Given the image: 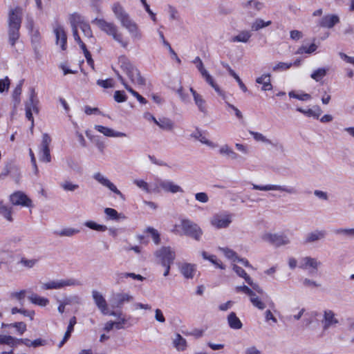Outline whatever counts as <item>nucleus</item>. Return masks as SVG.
Wrapping results in <instances>:
<instances>
[{"mask_svg": "<svg viewBox=\"0 0 354 354\" xmlns=\"http://www.w3.org/2000/svg\"><path fill=\"white\" fill-rule=\"evenodd\" d=\"M111 10L115 19L128 31L133 41H136L142 39V33L138 25L131 18L129 13L120 3H113Z\"/></svg>", "mask_w": 354, "mask_h": 354, "instance_id": "obj_1", "label": "nucleus"}, {"mask_svg": "<svg viewBox=\"0 0 354 354\" xmlns=\"http://www.w3.org/2000/svg\"><path fill=\"white\" fill-rule=\"evenodd\" d=\"M91 23L97 26V28L106 35L111 37L122 48H127L129 45V40L124 36L123 33L120 30L115 23L99 18L94 19Z\"/></svg>", "mask_w": 354, "mask_h": 354, "instance_id": "obj_2", "label": "nucleus"}, {"mask_svg": "<svg viewBox=\"0 0 354 354\" xmlns=\"http://www.w3.org/2000/svg\"><path fill=\"white\" fill-rule=\"evenodd\" d=\"M118 64L132 83L138 85L145 84V80L141 77L139 71L133 65L128 57L124 55L120 56L118 59Z\"/></svg>", "mask_w": 354, "mask_h": 354, "instance_id": "obj_3", "label": "nucleus"}, {"mask_svg": "<svg viewBox=\"0 0 354 354\" xmlns=\"http://www.w3.org/2000/svg\"><path fill=\"white\" fill-rule=\"evenodd\" d=\"M180 226L183 230V234L189 236L197 241H201L203 231L197 223L190 219L183 218L180 220Z\"/></svg>", "mask_w": 354, "mask_h": 354, "instance_id": "obj_4", "label": "nucleus"}, {"mask_svg": "<svg viewBox=\"0 0 354 354\" xmlns=\"http://www.w3.org/2000/svg\"><path fill=\"white\" fill-rule=\"evenodd\" d=\"M233 215L228 212H220L212 215L210 218L211 225L217 230L229 227L232 222Z\"/></svg>", "mask_w": 354, "mask_h": 354, "instance_id": "obj_5", "label": "nucleus"}, {"mask_svg": "<svg viewBox=\"0 0 354 354\" xmlns=\"http://www.w3.org/2000/svg\"><path fill=\"white\" fill-rule=\"evenodd\" d=\"M261 238L263 241L275 247H281L290 243V238L283 233L265 232L261 234Z\"/></svg>", "mask_w": 354, "mask_h": 354, "instance_id": "obj_6", "label": "nucleus"}, {"mask_svg": "<svg viewBox=\"0 0 354 354\" xmlns=\"http://www.w3.org/2000/svg\"><path fill=\"white\" fill-rule=\"evenodd\" d=\"M79 285L80 282L74 279H58L41 283V289L42 290H48L53 289L57 290L64 288L66 286H76Z\"/></svg>", "mask_w": 354, "mask_h": 354, "instance_id": "obj_7", "label": "nucleus"}, {"mask_svg": "<svg viewBox=\"0 0 354 354\" xmlns=\"http://www.w3.org/2000/svg\"><path fill=\"white\" fill-rule=\"evenodd\" d=\"M322 329L327 331L330 328H335L339 324L337 314L332 310L326 309L323 311L321 320Z\"/></svg>", "mask_w": 354, "mask_h": 354, "instance_id": "obj_8", "label": "nucleus"}, {"mask_svg": "<svg viewBox=\"0 0 354 354\" xmlns=\"http://www.w3.org/2000/svg\"><path fill=\"white\" fill-rule=\"evenodd\" d=\"M51 142V138L48 133H44L42 135V140L39 149V160L41 162H50L51 161L50 151V145Z\"/></svg>", "mask_w": 354, "mask_h": 354, "instance_id": "obj_9", "label": "nucleus"}, {"mask_svg": "<svg viewBox=\"0 0 354 354\" xmlns=\"http://www.w3.org/2000/svg\"><path fill=\"white\" fill-rule=\"evenodd\" d=\"M93 178L102 186L108 188L118 195L122 201H125V196L117 188V187L100 172L95 173Z\"/></svg>", "mask_w": 354, "mask_h": 354, "instance_id": "obj_10", "label": "nucleus"}, {"mask_svg": "<svg viewBox=\"0 0 354 354\" xmlns=\"http://www.w3.org/2000/svg\"><path fill=\"white\" fill-rule=\"evenodd\" d=\"M252 189L260 191H279L281 192H286L288 194H297V190L296 188L293 187H286L282 186L279 185H259L252 184Z\"/></svg>", "mask_w": 354, "mask_h": 354, "instance_id": "obj_11", "label": "nucleus"}, {"mask_svg": "<svg viewBox=\"0 0 354 354\" xmlns=\"http://www.w3.org/2000/svg\"><path fill=\"white\" fill-rule=\"evenodd\" d=\"M156 254L162 266H171L176 257L175 252L170 247H162Z\"/></svg>", "mask_w": 354, "mask_h": 354, "instance_id": "obj_12", "label": "nucleus"}, {"mask_svg": "<svg viewBox=\"0 0 354 354\" xmlns=\"http://www.w3.org/2000/svg\"><path fill=\"white\" fill-rule=\"evenodd\" d=\"M10 201L13 205L32 207V200L24 192L18 191L10 196Z\"/></svg>", "mask_w": 354, "mask_h": 354, "instance_id": "obj_13", "label": "nucleus"}, {"mask_svg": "<svg viewBox=\"0 0 354 354\" xmlns=\"http://www.w3.org/2000/svg\"><path fill=\"white\" fill-rule=\"evenodd\" d=\"M233 270L236 273L238 276L245 279V282L252 288L254 290L258 292L259 295H263V290L256 283H254L251 277L246 273V272L241 267L233 265Z\"/></svg>", "mask_w": 354, "mask_h": 354, "instance_id": "obj_14", "label": "nucleus"}, {"mask_svg": "<svg viewBox=\"0 0 354 354\" xmlns=\"http://www.w3.org/2000/svg\"><path fill=\"white\" fill-rule=\"evenodd\" d=\"M322 266L321 261L311 257H304L299 260V268L302 270L311 269L310 272L317 271Z\"/></svg>", "mask_w": 354, "mask_h": 354, "instance_id": "obj_15", "label": "nucleus"}, {"mask_svg": "<svg viewBox=\"0 0 354 354\" xmlns=\"http://www.w3.org/2000/svg\"><path fill=\"white\" fill-rule=\"evenodd\" d=\"M133 300V297L129 293L118 292L113 295L111 306L113 308H121L125 303L131 302Z\"/></svg>", "mask_w": 354, "mask_h": 354, "instance_id": "obj_16", "label": "nucleus"}, {"mask_svg": "<svg viewBox=\"0 0 354 354\" xmlns=\"http://www.w3.org/2000/svg\"><path fill=\"white\" fill-rule=\"evenodd\" d=\"M189 91L192 94L194 103L198 111L204 115H207L208 113V106L206 100L204 99L203 95L197 93L192 87L189 88Z\"/></svg>", "mask_w": 354, "mask_h": 354, "instance_id": "obj_17", "label": "nucleus"}, {"mask_svg": "<svg viewBox=\"0 0 354 354\" xmlns=\"http://www.w3.org/2000/svg\"><path fill=\"white\" fill-rule=\"evenodd\" d=\"M93 301L103 315L109 314V308L106 301L101 292L97 290L92 291Z\"/></svg>", "mask_w": 354, "mask_h": 354, "instance_id": "obj_18", "label": "nucleus"}, {"mask_svg": "<svg viewBox=\"0 0 354 354\" xmlns=\"http://www.w3.org/2000/svg\"><path fill=\"white\" fill-rule=\"evenodd\" d=\"M54 32L56 36V44L59 45L62 50H66L67 37L64 28L59 24H56L54 27Z\"/></svg>", "mask_w": 354, "mask_h": 354, "instance_id": "obj_19", "label": "nucleus"}, {"mask_svg": "<svg viewBox=\"0 0 354 354\" xmlns=\"http://www.w3.org/2000/svg\"><path fill=\"white\" fill-rule=\"evenodd\" d=\"M95 129L102 133L104 136L110 138H123L127 137V134L123 132L116 131L113 129L102 125H95Z\"/></svg>", "mask_w": 354, "mask_h": 354, "instance_id": "obj_20", "label": "nucleus"}, {"mask_svg": "<svg viewBox=\"0 0 354 354\" xmlns=\"http://www.w3.org/2000/svg\"><path fill=\"white\" fill-rule=\"evenodd\" d=\"M39 100L37 98L34 88L30 90L28 100L25 102V110L33 111L35 113H39L38 107Z\"/></svg>", "mask_w": 354, "mask_h": 354, "instance_id": "obj_21", "label": "nucleus"}, {"mask_svg": "<svg viewBox=\"0 0 354 354\" xmlns=\"http://www.w3.org/2000/svg\"><path fill=\"white\" fill-rule=\"evenodd\" d=\"M180 273L186 279H193L196 272V266L195 264L183 263L180 267Z\"/></svg>", "mask_w": 354, "mask_h": 354, "instance_id": "obj_22", "label": "nucleus"}, {"mask_svg": "<svg viewBox=\"0 0 354 354\" xmlns=\"http://www.w3.org/2000/svg\"><path fill=\"white\" fill-rule=\"evenodd\" d=\"M339 22V18L336 15H326L319 21V26L323 28H332Z\"/></svg>", "mask_w": 354, "mask_h": 354, "instance_id": "obj_23", "label": "nucleus"}, {"mask_svg": "<svg viewBox=\"0 0 354 354\" xmlns=\"http://www.w3.org/2000/svg\"><path fill=\"white\" fill-rule=\"evenodd\" d=\"M21 14L19 8L12 10L9 13L8 26L20 28L21 23Z\"/></svg>", "mask_w": 354, "mask_h": 354, "instance_id": "obj_24", "label": "nucleus"}, {"mask_svg": "<svg viewBox=\"0 0 354 354\" xmlns=\"http://www.w3.org/2000/svg\"><path fill=\"white\" fill-rule=\"evenodd\" d=\"M250 134L253 136V138L257 142H261L263 143L270 145L274 147L282 148V145L278 142H274L271 140L267 138L264 135L261 133L255 132L252 131H249Z\"/></svg>", "mask_w": 354, "mask_h": 354, "instance_id": "obj_25", "label": "nucleus"}, {"mask_svg": "<svg viewBox=\"0 0 354 354\" xmlns=\"http://www.w3.org/2000/svg\"><path fill=\"white\" fill-rule=\"evenodd\" d=\"M218 152L221 155L225 156L227 158L232 160H237L239 158L236 153L228 145H223L219 148Z\"/></svg>", "mask_w": 354, "mask_h": 354, "instance_id": "obj_26", "label": "nucleus"}, {"mask_svg": "<svg viewBox=\"0 0 354 354\" xmlns=\"http://www.w3.org/2000/svg\"><path fill=\"white\" fill-rule=\"evenodd\" d=\"M257 294L259 293L257 292ZM248 297H250V301L254 307L261 310L266 308V305L265 302L257 295V292L255 290H253Z\"/></svg>", "mask_w": 354, "mask_h": 354, "instance_id": "obj_27", "label": "nucleus"}, {"mask_svg": "<svg viewBox=\"0 0 354 354\" xmlns=\"http://www.w3.org/2000/svg\"><path fill=\"white\" fill-rule=\"evenodd\" d=\"M117 76L118 79L120 80L121 83L123 84L124 88L131 93L134 97L137 98V100L141 103V104H146L147 100L145 98H144L142 95H140L138 92L134 91L133 88H131L124 81V78L122 77V75L118 72L115 71Z\"/></svg>", "mask_w": 354, "mask_h": 354, "instance_id": "obj_28", "label": "nucleus"}, {"mask_svg": "<svg viewBox=\"0 0 354 354\" xmlns=\"http://www.w3.org/2000/svg\"><path fill=\"white\" fill-rule=\"evenodd\" d=\"M326 234L325 230H315L308 233L306 237V243H313L323 239Z\"/></svg>", "mask_w": 354, "mask_h": 354, "instance_id": "obj_29", "label": "nucleus"}, {"mask_svg": "<svg viewBox=\"0 0 354 354\" xmlns=\"http://www.w3.org/2000/svg\"><path fill=\"white\" fill-rule=\"evenodd\" d=\"M227 323L229 326L235 330L241 329L243 324L234 312L230 313L227 316Z\"/></svg>", "mask_w": 354, "mask_h": 354, "instance_id": "obj_30", "label": "nucleus"}, {"mask_svg": "<svg viewBox=\"0 0 354 354\" xmlns=\"http://www.w3.org/2000/svg\"><path fill=\"white\" fill-rule=\"evenodd\" d=\"M270 74H263L256 79V82L259 84H263L262 91H270L272 89V85L270 82Z\"/></svg>", "mask_w": 354, "mask_h": 354, "instance_id": "obj_31", "label": "nucleus"}, {"mask_svg": "<svg viewBox=\"0 0 354 354\" xmlns=\"http://www.w3.org/2000/svg\"><path fill=\"white\" fill-rule=\"evenodd\" d=\"M104 214L106 216L107 219L120 221L126 218V216L122 214L118 213L115 209L111 207H106L104 209Z\"/></svg>", "mask_w": 354, "mask_h": 354, "instance_id": "obj_32", "label": "nucleus"}, {"mask_svg": "<svg viewBox=\"0 0 354 354\" xmlns=\"http://www.w3.org/2000/svg\"><path fill=\"white\" fill-rule=\"evenodd\" d=\"M28 298L32 304L39 306L44 307L49 304V300L47 298L39 296L35 293H32Z\"/></svg>", "mask_w": 354, "mask_h": 354, "instance_id": "obj_33", "label": "nucleus"}, {"mask_svg": "<svg viewBox=\"0 0 354 354\" xmlns=\"http://www.w3.org/2000/svg\"><path fill=\"white\" fill-rule=\"evenodd\" d=\"M201 75L205 80L207 83H208L218 95H223V91L221 90L219 86L214 82L212 76L207 71H203V73H201Z\"/></svg>", "mask_w": 354, "mask_h": 354, "instance_id": "obj_34", "label": "nucleus"}, {"mask_svg": "<svg viewBox=\"0 0 354 354\" xmlns=\"http://www.w3.org/2000/svg\"><path fill=\"white\" fill-rule=\"evenodd\" d=\"M156 124L158 125L160 129L165 131H171L174 129V122L167 118H162L157 120Z\"/></svg>", "mask_w": 354, "mask_h": 354, "instance_id": "obj_35", "label": "nucleus"}, {"mask_svg": "<svg viewBox=\"0 0 354 354\" xmlns=\"http://www.w3.org/2000/svg\"><path fill=\"white\" fill-rule=\"evenodd\" d=\"M251 36L252 34L250 31L243 30L241 31L237 35L232 37L231 41L247 43L250 40Z\"/></svg>", "mask_w": 354, "mask_h": 354, "instance_id": "obj_36", "label": "nucleus"}, {"mask_svg": "<svg viewBox=\"0 0 354 354\" xmlns=\"http://www.w3.org/2000/svg\"><path fill=\"white\" fill-rule=\"evenodd\" d=\"M19 28L18 27L8 26L9 42L12 46H14L16 41L19 38Z\"/></svg>", "mask_w": 354, "mask_h": 354, "instance_id": "obj_37", "label": "nucleus"}, {"mask_svg": "<svg viewBox=\"0 0 354 354\" xmlns=\"http://www.w3.org/2000/svg\"><path fill=\"white\" fill-rule=\"evenodd\" d=\"M174 346L178 351H184L187 347V342L180 334H176L173 340Z\"/></svg>", "mask_w": 354, "mask_h": 354, "instance_id": "obj_38", "label": "nucleus"}, {"mask_svg": "<svg viewBox=\"0 0 354 354\" xmlns=\"http://www.w3.org/2000/svg\"><path fill=\"white\" fill-rule=\"evenodd\" d=\"M272 24L271 21H265L262 19H256L251 25V29L253 31H258L260 29L269 26Z\"/></svg>", "mask_w": 354, "mask_h": 354, "instance_id": "obj_39", "label": "nucleus"}, {"mask_svg": "<svg viewBox=\"0 0 354 354\" xmlns=\"http://www.w3.org/2000/svg\"><path fill=\"white\" fill-rule=\"evenodd\" d=\"M145 232L149 234L151 237L153 243L156 245H159L160 243V235L157 230L152 227H148L145 229Z\"/></svg>", "mask_w": 354, "mask_h": 354, "instance_id": "obj_40", "label": "nucleus"}, {"mask_svg": "<svg viewBox=\"0 0 354 354\" xmlns=\"http://www.w3.org/2000/svg\"><path fill=\"white\" fill-rule=\"evenodd\" d=\"M70 21L72 28H73L74 27H75L76 28H77L78 27L80 28L81 25L86 22L84 18L77 13H74L71 16Z\"/></svg>", "mask_w": 354, "mask_h": 354, "instance_id": "obj_41", "label": "nucleus"}, {"mask_svg": "<svg viewBox=\"0 0 354 354\" xmlns=\"http://www.w3.org/2000/svg\"><path fill=\"white\" fill-rule=\"evenodd\" d=\"M0 214L2 215L7 221L12 222V208L0 203Z\"/></svg>", "mask_w": 354, "mask_h": 354, "instance_id": "obj_42", "label": "nucleus"}, {"mask_svg": "<svg viewBox=\"0 0 354 354\" xmlns=\"http://www.w3.org/2000/svg\"><path fill=\"white\" fill-rule=\"evenodd\" d=\"M165 192L176 194L178 192L183 193L184 191L180 186L175 184L174 182L171 180H167Z\"/></svg>", "mask_w": 354, "mask_h": 354, "instance_id": "obj_43", "label": "nucleus"}, {"mask_svg": "<svg viewBox=\"0 0 354 354\" xmlns=\"http://www.w3.org/2000/svg\"><path fill=\"white\" fill-rule=\"evenodd\" d=\"M84 225L97 232H105L107 230V227L106 225L98 224L93 221H86L84 223Z\"/></svg>", "mask_w": 354, "mask_h": 354, "instance_id": "obj_44", "label": "nucleus"}, {"mask_svg": "<svg viewBox=\"0 0 354 354\" xmlns=\"http://www.w3.org/2000/svg\"><path fill=\"white\" fill-rule=\"evenodd\" d=\"M23 80L20 81L18 85L15 87L12 93V98L15 101V106L16 107L20 103V95L22 91Z\"/></svg>", "mask_w": 354, "mask_h": 354, "instance_id": "obj_45", "label": "nucleus"}, {"mask_svg": "<svg viewBox=\"0 0 354 354\" xmlns=\"http://www.w3.org/2000/svg\"><path fill=\"white\" fill-rule=\"evenodd\" d=\"M317 48V46L315 44H311L310 46H307L305 45H303L300 46L297 51L295 52V54L300 55L303 53H308L310 54L314 53Z\"/></svg>", "mask_w": 354, "mask_h": 354, "instance_id": "obj_46", "label": "nucleus"}, {"mask_svg": "<svg viewBox=\"0 0 354 354\" xmlns=\"http://www.w3.org/2000/svg\"><path fill=\"white\" fill-rule=\"evenodd\" d=\"M218 250L225 255V257L233 261L238 259V254L232 250L228 248H218Z\"/></svg>", "mask_w": 354, "mask_h": 354, "instance_id": "obj_47", "label": "nucleus"}, {"mask_svg": "<svg viewBox=\"0 0 354 354\" xmlns=\"http://www.w3.org/2000/svg\"><path fill=\"white\" fill-rule=\"evenodd\" d=\"M327 73V69L324 68H319L313 72L310 77L316 82L320 81Z\"/></svg>", "mask_w": 354, "mask_h": 354, "instance_id": "obj_48", "label": "nucleus"}, {"mask_svg": "<svg viewBox=\"0 0 354 354\" xmlns=\"http://www.w3.org/2000/svg\"><path fill=\"white\" fill-rule=\"evenodd\" d=\"M80 232L77 229L67 227L62 229V230L57 232V234L59 236H73Z\"/></svg>", "mask_w": 354, "mask_h": 354, "instance_id": "obj_49", "label": "nucleus"}, {"mask_svg": "<svg viewBox=\"0 0 354 354\" xmlns=\"http://www.w3.org/2000/svg\"><path fill=\"white\" fill-rule=\"evenodd\" d=\"M292 66V63H287V62H279L277 63L273 67L272 71L274 72H281V71H286L291 68Z\"/></svg>", "mask_w": 354, "mask_h": 354, "instance_id": "obj_50", "label": "nucleus"}, {"mask_svg": "<svg viewBox=\"0 0 354 354\" xmlns=\"http://www.w3.org/2000/svg\"><path fill=\"white\" fill-rule=\"evenodd\" d=\"M192 136L196 139L198 140L201 143L205 144L209 147H214V144L209 141L205 136H204L201 132L198 131L192 134Z\"/></svg>", "mask_w": 354, "mask_h": 354, "instance_id": "obj_51", "label": "nucleus"}, {"mask_svg": "<svg viewBox=\"0 0 354 354\" xmlns=\"http://www.w3.org/2000/svg\"><path fill=\"white\" fill-rule=\"evenodd\" d=\"M133 184L136 185L140 189H142L144 192L149 194L150 184L141 179H136L133 180Z\"/></svg>", "mask_w": 354, "mask_h": 354, "instance_id": "obj_52", "label": "nucleus"}, {"mask_svg": "<svg viewBox=\"0 0 354 354\" xmlns=\"http://www.w3.org/2000/svg\"><path fill=\"white\" fill-rule=\"evenodd\" d=\"M347 320L348 324L346 326V332L348 335H352L350 342L352 344H354V318H349Z\"/></svg>", "mask_w": 354, "mask_h": 354, "instance_id": "obj_53", "label": "nucleus"}, {"mask_svg": "<svg viewBox=\"0 0 354 354\" xmlns=\"http://www.w3.org/2000/svg\"><path fill=\"white\" fill-rule=\"evenodd\" d=\"M11 313L13 315H15L16 313H21L24 316L29 317L31 320L33 319V317L35 315V312L32 310L30 311V310H24V309H19L16 307L12 308Z\"/></svg>", "mask_w": 354, "mask_h": 354, "instance_id": "obj_54", "label": "nucleus"}, {"mask_svg": "<svg viewBox=\"0 0 354 354\" xmlns=\"http://www.w3.org/2000/svg\"><path fill=\"white\" fill-rule=\"evenodd\" d=\"M17 339L12 337L10 335H0V344H8V345H14L16 344Z\"/></svg>", "mask_w": 354, "mask_h": 354, "instance_id": "obj_55", "label": "nucleus"}, {"mask_svg": "<svg viewBox=\"0 0 354 354\" xmlns=\"http://www.w3.org/2000/svg\"><path fill=\"white\" fill-rule=\"evenodd\" d=\"M61 187L65 191L73 192L79 188V185L77 184H73L70 181H64L61 183Z\"/></svg>", "mask_w": 354, "mask_h": 354, "instance_id": "obj_56", "label": "nucleus"}, {"mask_svg": "<svg viewBox=\"0 0 354 354\" xmlns=\"http://www.w3.org/2000/svg\"><path fill=\"white\" fill-rule=\"evenodd\" d=\"M244 7L246 8H254L257 10H259L262 8V3L254 0H250L244 3Z\"/></svg>", "mask_w": 354, "mask_h": 354, "instance_id": "obj_57", "label": "nucleus"}, {"mask_svg": "<svg viewBox=\"0 0 354 354\" xmlns=\"http://www.w3.org/2000/svg\"><path fill=\"white\" fill-rule=\"evenodd\" d=\"M302 283L304 287L310 288H315L321 286V284L317 283L316 281L310 279L308 278H304L302 280Z\"/></svg>", "mask_w": 354, "mask_h": 354, "instance_id": "obj_58", "label": "nucleus"}, {"mask_svg": "<svg viewBox=\"0 0 354 354\" xmlns=\"http://www.w3.org/2000/svg\"><path fill=\"white\" fill-rule=\"evenodd\" d=\"M97 84L101 87L104 88H112L114 86V82L113 79H106L105 80H98L97 81Z\"/></svg>", "mask_w": 354, "mask_h": 354, "instance_id": "obj_59", "label": "nucleus"}, {"mask_svg": "<svg viewBox=\"0 0 354 354\" xmlns=\"http://www.w3.org/2000/svg\"><path fill=\"white\" fill-rule=\"evenodd\" d=\"M80 28L82 30V32L86 37L88 38L93 37V32L90 25L88 23L85 22L84 24H82Z\"/></svg>", "mask_w": 354, "mask_h": 354, "instance_id": "obj_60", "label": "nucleus"}, {"mask_svg": "<svg viewBox=\"0 0 354 354\" xmlns=\"http://www.w3.org/2000/svg\"><path fill=\"white\" fill-rule=\"evenodd\" d=\"M289 96L290 97L296 98V99H298V100H302V101H307L311 98L310 95L308 93H303V94L299 95V94H296L294 91H290L289 93Z\"/></svg>", "mask_w": 354, "mask_h": 354, "instance_id": "obj_61", "label": "nucleus"}, {"mask_svg": "<svg viewBox=\"0 0 354 354\" xmlns=\"http://www.w3.org/2000/svg\"><path fill=\"white\" fill-rule=\"evenodd\" d=\"M335 234H343L348 236H354V228H339L335 230Z\"/></svg>", "mask_w": 354, "mask_h": 354, "instance_id": "obj_62", "label": "nucleus"}, {"mask_svg": "<svg viewBox=\"0 0 354 354\" xmlns=\"http://www.w3.org/2000/svg\"><path fill=\"white\" fill-rule=\"evenodd\" d=\"M159 178H156L153 182L150 183L149 194H159Z\"/></svg>", "mask_w": 354, "mask_h": 354, "instance_id": "obj_63", "label": "nucleus"}, {"mask_svg": "<svg viewBox=\"0 0 354 354\" xmlns=\"http://www.w3.org/2000/svg\"><path fill=\"white\" fill-rule=\"evenodd\" d=\"M244 354H261V351L254 345L245 348Z\"/></svg>", "mask_w": 354, "mask_h": 354, "instance_id": "obj_64", "label": "nucleus"}]
</instances>
